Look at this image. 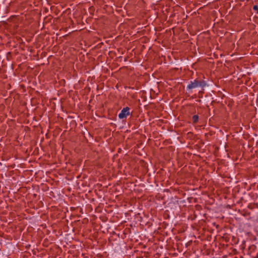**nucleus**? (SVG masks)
Here are the masks:
<instances>
[{
    "label": "nucleus",
    "mask_w": 258,
    "mask_h": 258,
    "mask_svg": "<svg viewBox=\"0 0 258 258\" xmlns=\"http://www.w3.org/2000/svg\"><path fill=\"white\" fill-rule=\"evenodd\" d=\"M206 85L207 83L205 81L198 78L190 82V83L186 87V90H190L194 89L204 90Z\"/></svg>",
    "instance_id": "1"
},
{
    "label": "nucleus",
    "mask_w": 258,
    "mask_h": 258,
    "mask_svg": "<svg viewBox=\"0 0 258 258\" xmlns=\"http://www.w3.org/2000/svg\"><path fill=\"white\" fill-rule=\"evenodd\" d=\"M130 108L128 107L123 108L118 114L119 118L123 119L126 117L127 115L130 114Z\"/></svg>",
    "instance_id": "2"
},
{
    "label": "nucleus",
    "mask_w": 258,
    "mask_h": 258,
    "mask_svg": "<svg viewBox=\"0 0 258 258\" xmlns=\"http://www.w3.org/2000/svg\"><path fill=\"white\" fill-rule=\"evenodd\" d=\"M192 120L193 123H196L199 121V116L198 115H194L192 117Z\"/></svg>",
    "instance_id": "3"
},
{
    "label": "nucleus",
    "mask_w": 258,
    "mask_h": 258,
    "mask_svg": "<svg viewBox=\"0 0 258 258\" xmlns=\"http://www.w3.org/2000/svg\"><path fill=\"white\" fill-rule=\"evenodd\" d=\"M7 59L9 60L12 58V53L11 52H8L7 53Z\"/></svg>",
    "instance_id": "4"
},
{
    "label": "nucleus",
    "mask_w": 258,
    "mask_h": 258,
    "mask_svg": "<svg viewBox=\"0 0 258 258\" xmlns=\"http://www.w3.org/2000/svg\"><path fill=\"white\" fill-rule=\"evenodd\" d=\"M253 10L255 11V12L258 14V6L256 5H254L253 7Z\"/></svg>",
    "instance_id": "5"
},
{
    "label": "nucleus",
    "mask_w": 258,
    "mask_h": 258,
    "mask_svg": "<svg viewBox=\"0 0 258 258\" xmlns=\"http://www.w3.org/2000/svg\"><path fill=\"white\" fill-rule=\"evenodd\" d=\"M246 73L248 75L250 74L248 72H247Z\"/></svg>",
    "instance_id": "6"
},
{
    "label": "nucleus",
    "mask_w": 258,
    "mask_h": 258,
    "mask_svg": "<svg viewBox=\"0 0 258 258\" xmlns=\"http://www.w3.org/2000/svg\"><path fill=\"white\" fill-rule=\"evenodd\" d=\"M246 1H247V2H248V1H250V2H251L250 0H246Z\"/></svg>",
    "instance_id": "7"
},
{
    "label": "nucleus",
    "mask_w": 258,
    "mask_h": 258,
    "mask_svg": "<svg viewBox=\"0 0 258 258\" xmlns=\"http://www.w3.org/2000/svg\"><path fill=\"white\" fill-rule=\"evenodd\" d=\"M239 258H242V256H240Z\"/></svg>",
    "instance_id": "8"
}]
</instances>
